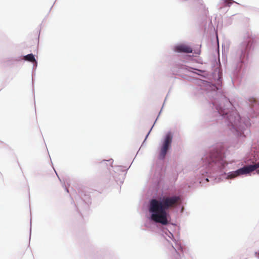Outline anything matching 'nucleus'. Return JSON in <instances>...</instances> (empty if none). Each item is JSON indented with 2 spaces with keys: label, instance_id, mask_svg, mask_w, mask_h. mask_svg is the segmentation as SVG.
<instances>
[{
  "label": "nucleus",
  "instance_id": "1",
  "mask_svg": "<svg viewBox=\"0 0 259 259\" xmlns=\"http://www.w3.org/2000/svg\"><path fill=\"white\" fill-rule=\"evenodd\" d=\"M180 203L181 198L179 196L163 197V226L169 224L176 225L171 222L170 215L166 210L174 208Z\"/></svg>",
  "mask_w": 259,
  "mask_h": 259
},
{
  "label": "nucleus",
  "instance_id": "2",
  "mask_svg": "<svg viewBox=\"0 0 259 259\" xmlns=\"http://www.w3.org/2000/svg\"><path fill=\"white\" fill-rule=\"evenodd\" d=\"M149 211L152 213L151 218L152 221L162 223V201L156 199L151 200Z\"/></svg>",
  "mask_w": 259,
  "mask_h": 259
},
{
  "label": "nucleus",
  "instance_id": "3",
  "mask_svg": "<svg viewBox=\"0 0 259 259\" xmlns=\"http://www.w3.org/2000/svg\"><path fill=\"white\" fill-rule=\"evenodd\" d=\"M259 168V162L254 165H250L244 166L243 167L234 171L228 176L230 178H234L240 175H244L252 172Z\"/></svg>",
  "mask_w": 259,
  "mask_h": 259
},
{
  "label": "nucleus",
  "instance_id": "4",
  "mask_svg": "<svg viewBox=\"0 0 259 259\" xmlns=\"http://www.w3.org/2000/svg\"><path fill=\"white\" fill-rule=\"evenodd\" d=\"M172 139V135L170 133H167L164 139V144H163V157L165 156L167 152V150L170 146Z\"/></svg>",
  "mask_w": 259,
  "mask_h": 259
},
{
  "label": "nucleus",
  "instance_id": "5",
  "mask_svg": "<svg viewBox=\"0 0 259 259\" xmlns=\"http://www.w3.org/2000/svg\"><path fill=\"white\" fill-rule=\"evenodd\" d=\"M223 157L222 153L220 150H215L210 153V161L217 162L222 160Z\"/></svg>",
  "mask_w": 259,
  "mask_h": 259
},
{
  "label": "nucleus",
  "instance_id": "6",
  "mask_svg": "<svg viewBox=\"0 0 259 259\" xmlns=\"http://www.w3.org/2000/svg\"><path fill=\"white\" fill-rule=\"evenodd\" d=\"M175 51L179 53H190L192 52V48L186 45H180L176 46Z\"/></svg>",
  "mask_w": 259,
  "mask_h": 259
},
{
  "label": "nucleus",
  "instance_id": "7",
  "mask_svg": "<svg viewBox=\"0 0 259 259\" xmlns=\"http://www.w3.org/2000/svg\"><path fill=\"white\" fill-rule=\"evenodd\" d=\"M24 59L31 62H36L34 56L33 54H30L24 57Z\"/></svg>",
  "mask_w": 259,
  "mask_h": 259
},
{
  "label": "nucleus",
  "instance_id": "8",
  "mask_svg": "<svg viewBox=\"0 0 259 259\" xmlns=\"http://www.w3.org/2000/svg\"><path fill=\"white\" fill-rule=\"evenodd\" d=\"M162 157V147H160L159 149L158 158L160 159Z\"/></svg>",
  "mask_w": 259,
  "mask_h": 259
},
{
  "label": "nucleus",
  "instance_id": "9",
  "mask_svg": "<svg viewBox=\"0 0 259 259\" xmlns=\"http://www.w3.org/2000/svg\"><path fill=\"white\" fill-rule=\"evenodd\" d=\"M165 234L167 235L170 238H171V237H173L172 234L170 232H169L168 233H165Z\"/></svg>",
  "mask_w": 259,
  "mask_h": 259
},
{
  "label": "nucleus",
  "instance_id": "10",
  "mask_svg": "<svg viewBox=\"0 0 259 259\" xmlns=\"http://www.w3.org/2000/svg\"><path fill=\"white\" fill-rule=\"evenodd\" d=\"M161 110H162V109L161 110H160L159 113L161 112Z\"/></svg>",
  "mask_w": 259,
  "mask_h": 259
}]
</instances>
